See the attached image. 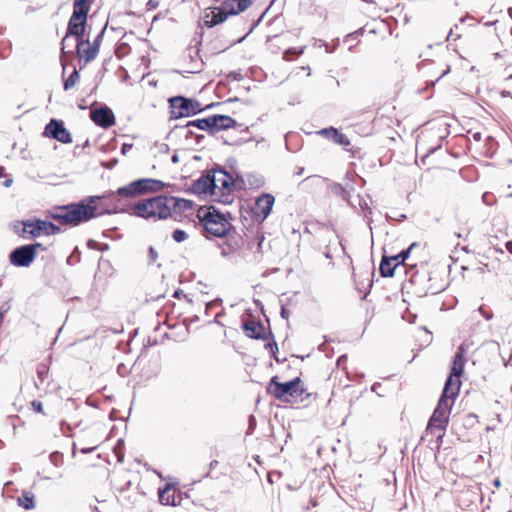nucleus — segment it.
<instances>
[{
    "instance_id": "obj_1",
    "label": "nucleus",
    "mask_w": 512,
    "mask_h": 512,
    "mask_svg": "<svg viewBox=\"0 0 512 512\" xmlns=\"http://www.w3.org/2000/svg\"><path fill=\"white\" fill-rule=\"evenodd\" d=\"M193 188L199 194L210 195L216 202L231 204L235 199V191L246 190L247 184L243 177L234 178L223 169H212L196 180Z\"/></svg>"
},
{
    "instance_id": "obj_2",
    "label": "nucleus",
    "mask_w": 512,
    "mask_h": 512,
    "mask_svg": "<svg viewBox=\"0 0 512 512\" xmlns=\"http://www.w3.org/2000/svg\"><path fill=\"white\" fill-rule=\"evenodd\" d=\"M103 199L101 196H91L79 203L55 207L50 217L61 225L77 226L110 212L101 206Z\"/></svg>"
},
{
    "instance_id": "obj_3",
    "label": "nucleus",
    "mask_w": 512,
    "mask_h": 512,
    "mask_svg": "<svg viewBox=\"0 0 512 512\" xmlns=\"http://www.w3.org/2000/svg\"><path fill=\"white\" fill-rule=\"evenodd\" d=\"M196 216L198 226L207 239L224 238L233 228L230 214L221 213L212 206L200 207Z\"/></svg>"
},
{
    "instance_id": "obj_4",
    "label": "nucleus",
    "mask_w": 512,
    "mask_h": 512,
    "mask_svg": "<svg viewBox=\"0 0 512 512\" xmlns=\"http://www.w3.org/2000/svg\"><path fill=\"white\" fill-rule=\"evenodd\" d=\"M267 393L285 403L304 401L310 396L300 377L282 383L278 376H274L267 385Z\"/></svg>"
},
{
    "instance_id": "obj_5",
    "label": "nucleus",
    "mask_w": 512,
    "mask_h": 512,
    "mask_svg": "<svg viewBox=\"0 0 512 512\" xmlns=\"http://www.w3.org/2000/svg\"><path fill=\"white\" fill-rule=\"evenodd\" d=\"M174 198L156 196L134 204L132 209L136 216L145 219H167L171 215V203Z\"/></svg>"
},
{
    "instance_id": "obj_6",
    "label": "nucleus",
    "mask_w": 512,
    "mask_h": 512,
    "mask_svg": "<svg viewBox=\"0 0 512 512\" xmlns=\"http://www.w3.org/2000/svg\"><path fill=\"white\" fill-rule=\"evenodd\" d=\"M168 185L161 180L153 178H142L132 181L117 190V195L124 198H134L148 193L163 191Z\"/></svg>"
},
{
    "instance_id": "obj_7",
    "label": "nucleus",
    "mask_w": 512,
    "mask_h": 512,
    "mask_svg": "<svg viewBox=\"0 0 512 512\" xmlns=\"http://www.w3.org/2000/svg\"><path fill=\"white\" fill-rule=\"evenodd\" d=\"M416 153L420 156L421 165L428 171L443 168L444 152L440 147L427 150L426 136L420 135L416 141Z\"/></svg>"
},
{
    "instance_id": "obj_8",
    "label": "nucleus",
    "mask_w": 512,
    "mask_h": 512,
    "mask_svg": "<svg viewBox=\"0 0 512 512\" xmlns=\"http://www.w3.org/2000/svg\"><path fill=\"white\" fill-rule=\"evenodd\" d=\"M22 231H17L22 238H37L41 235L51 236L61 232V228L52 222L41 219H30L20 223Z\"/></svg>"
},
{
    "instance_id": "obj_9",
    "label": "nucleus",
    "mask_w": 512,
    "mask_h": 512,
    "mask_svg": "<svg viewBox=\"0 0 512 512\" xmlns=\"http://www.w3.org/2000/svg\"><path fill=\"white\" fill-rule=\"evenodd\" d=\"M452 406L446 405L445 400L438 401L432 416L427 425V433L436 436L438 439L443 438L449 424V418Z\"/></svg>"
},
{
    "instance_id": "obj_10",
    "label": "nucleus",
    "mask_w": 512,
    "mask_h": 512,
    "mask_svg": "<svg viewBox=\"0 0 512 512\" xmlns=\"http://www.w3.org/2000/svg\"><path fill=\"white\" fill-rule=\"evenodd\" d=\"M171 117L178 119L195 115L203 110L197 100L175 96L169 99Z\"/></svg>"
},
{
    "instance_id": "obj_11",
    "label": "nucleus",
    "mask_w": 512,
    "mask_h": 512,
    "mask_svg": "<svg viewBox=\"0 0 512 512\" xmlns=\"http://www.w3.org/2000/svg\"><path fill=\"white\" fill-rule=\"evenodd\" d=\"M429 276L426 270H417L410 277V284L414 287V292L422 295L436 294L441 290V287L437 286Z\"/></svg>"
},
{
    "instance_id": "obj_12",
    "label": "nucleus",
    "mask_w": 512,
    "mask_h": 512,
    "mask_svg": "<svg viewBox=\"0 0 512 512\" xmlns=\"http://www.w3.org/2000/svg\"><path fill=\"white\" fill-rule=\"evenodd\" d=\"M275 203V197L269 193H263L255 199L252 207V215L256 221L263 222L271 213Z\"/></svg>"
},
{
    "instance_id": "obj_13",
    "label": "nucleus",
    "mask_w": 512,
    "mask_h": 512,
    "mask_svg": "<svg viewBox=\"0 0 512 512\" xmlns=\"http://www.w3.org/2000/svg\"><path fill=\"white\" fill-rule=\"evenodd\" d=\"M87 21V15L73 12L68 22L67 33L62 39V50L65 49L67 40L70 36H75L76 40L83 37L85 31V25Z\"/></svg>"
},
{
    "instance_id": "obj_14",
    "label": "nucleus",
    "mask_w": 512,
    "mask_h": 512,
    "mask_svg": "<svg viewBox=\"0 0 512 512\" xmlns=\"http://www.w3.org/2000/svg\"><path fill=\"white\" fill-rule=\"evenodd\" d=\"M35 260L33 246L22 245L15 248L9 255V261L17 267H28Z\"/></svg>"
},
{
    "instance_id": "obj_15",
    "label": "nucleus",
    "mask_w": 512,
    "mask_h": 512,
    "mask_svg": "<svg viewBox=\"0 0 512 512\" xmlns=\"http://www.w3.org/2000/svg\"><path fill=\"white\" fill-rule=\"evenodd\" d=\"M44 133L63 144L72 143V136L61 120L52 119L46 125Z\"/></svg>"
},
{
    "instance_id": "obj_16",
    "label": "nucleus",
    "mask_w": 512,
    "mask_h": 512,
    "mask_svg": "<svg viewBox=\"0 0 512 512\" xmlns=\"http://www.w3.org/2000/svg\"><path fill=\"white\" fill-rule=\"evenodd\" d=\"M159 502L162 505L179 506L182 502V495L175 484L166 483L158 490Z\"/></svg>"
},
{
    "instance_id": "obj_17",
    "label": "nucleus",
    "mask_w": 512,
    "mask_h": 512,
    "mask_svg": "<svg viewBox=\"0 0 512 512\" xmlns=\"http://www.w3.org/2000/svg\"><path fill=\"white\" fill-rule=\"evenodd\" d=\"M460 387V377L450 374L445 382L444 389L439 401L445 400L446 405L453 407L454 401L459 395Z\"/></svg>"
},
{
    "instance_id": "obj_18",
    "label": "nucleus",
    "mask_w": 512,
    "mask_h": 512,
    "mask_svg": "<svg viewBox=\"0 0 512 512\" xmlns=\"http://www.w3.org/2000/svg\"><path fill=\"white\" fill-rule=\"evenodd\" d=\"M90 119L99 127L107 129L116 122L113 111L107 107L95 108L90 110Z\"/></svg>"
},
{
    "instance_id": "obj_19",
    "label": "nucleus",
    "mask_w": 512,
    "mask_h": 512,
    "mask_svg": "<svg viewBox=\"0 0 512 512\" xmlns=\"http://www.w3.org/2000/svg\"><path fill=\"white\" fill-rule=\"evenodd\" d=\"M228 16L223 4L220 7H210L205 10L203 17L204 25L209 28L214 27L226 21Z\"/></svg>"
},
{
    "instance_id": "obj_20",
    "label": "nucleus",
    "mask_w": 512,
    "mask_h": 512,
    "mask_svg": "<svg viewBox=\"0 0 512 512\" xmlns=\"http://www.w3.org/2000/svg\"><path fill=\"white\" fill-rule=\"evenodd\" d=\"M76 52L79 60H83L84 64L91 62L98 55L96 45H92L89 40H83L82 38L77 40Z\"/></svg>"
},
{
    "instance_id": "obj_21",
    "label": "nucleus",
    "mask_w": 512,
    "mask_h": 512,
    "mask_svg": "<svg viewBox=\"0 0 512 512\" xmlns=\"http://www.w3.org/2000/svg\"><path fill=\"white\" fill-rule=\"evenodd\" d=\"M451 56L450 54H444L439 57V61L437 63V67L430 68V80L431 84H434L435 82L439 81L441 78H443L445 75H447L450 72L451 66L449 64L448 58Z\"/></svg>"
},
{
    "instance_id": "obj_22",
    "label": "nucleus",
    "mask_w": 512,
    "mask_h": 512,
    "mask_svg": "<svg viewBox=\"0 0 512 512\" xmlns=\"http://www.w3.org/2000/svg\"><path fill=\"white\" fill-rule=\"evenodd\" d=\"M468 347L465 343H462L458 349L457 352L453 358V363L451 367V375L461 377V375L464 372V366L466 363V354H467Z\"/></svg>"
},
{
    "instance_id": "obj_23",
    "label": "nucleus",
    "mask_w": 512,
    "mask_h": 512,
    "mask_svg": "<svg viewBox=\"0 0 512 512\" xmlns=\"http://www.w3.org/2000/svg\"><path fill=\"white\" fill-rule=\"evenodd\" d=\"M211 118V133H215L221 130H227L231 128H235L237 126V122L235 119L228 115H212Z\"/></svg>"
},
{
    "instance_id": "obj_24",
    "label": "nucleus",
    "mask_w": 512,
    "mask_h": 512,
    "mask_svg": "<svg viewBox=\"0 0 512 512\" xmlns=\"http://www.w3.org/2000/svg\"><path fill=\"white\" fill-rule=\"evenodd\" d=\"M317 134L329 140H332L334 143L345 148L351 145L350 139L343 133L339 132V130L334 127L321 129L320 131L317 132Z\"/></svg>"
},
{
    "instance_id": "obj_25",
    "label": "nucleus",
    "mask_w": 512,
    "mask_h": 512,
    "mask_svg": "<svg viewBox=\"0 0 512 512\" xmlns=\"http://www.w3.org/2000/svg\"><path fill=\"white\" fill-rule=\"evenodd\" d=\"M242 328L245 334L250 338L261 339L265 335V327L263 324L254 319L244 321Z\"/></svg>"
},
{
    "instance_id": "obj_26",
    "label": "nucleus",
    "mask_w": 512,
    "mask_h": 512,
    "mask_svg": "<svg viewBox=\"0 0 512 512\" xmlns=\"http://www.w3.org/2000/svg\"><path fill=\"white\" fill-rule=\"evenodd\" d=\"M224 9L228 15H237L247 10L251 4V0H225L222 2Z\"/></svg>"
},
{
    "instance_id": "obj_27",
    "label": "nucleus",
    "mask_w": 512,
    "mask_h": 512,
    "mask_svg": "<svg viewBox=\"0 0 512 512\" xmlns=\"http://www.w3.org/2000/svg\"><path fill=\"white\" fill-rule=\"evenodd\" d=\"M224 238L226 239L225 245L228 247V253L240 250L244 244L242 236L236 232L234 227Z\"/></svg>"
},
{
    "instance_id": "obj_28",
    "label": "nucleus",
    "mask_w": 512,
    "mask_h": 512,
    "mask_svg": "<svg viewBox=\"0 0 512 512\" xmlns=\"http://www.w3.org/2000/svg\"><path fill=\"white\" fill-rule=\"evenodd\" d=\"M50 365H51V357L50 356L45 357L44 359H42L41 361H39L36 364V373H37L39 383H40V384L36 383L37 387H39L40 385H43L44 382L48 379Z\"/></svg>"
},
{
    "instance_id": "obj_29",
    "label": "nucleus",
    "mask_w": 512,
    "mask_h": 512,
    "mask_svg": "<svg viewBox=\"0 0 512 512\" xmlns=\"http://www.w3.org/2000/svg\"><path fill=\"white\" fill-rule=\"evenodd\" d=\"M419 246H420V244H418V243H412L406 250L401 251L397 255L390 256L389 259L392 261V263L396 264V268H397L400 264H404V261L409 257L411 252L415 248H418Z\"/></svg>"
},
{
    "instance_id": "obj_30",
    "label": "nucleus",
    "mask_w": 512,
    "mask_h": 512,
    "mask_svg": "<svg viewBox=\"0 0 512 512\" xmlns=\"http://www.w3.org/2000/svg\"><path fill=\"white\" fill-rule=\"evenodd\" d=\"M396 269V264L392 263L388 256H383L380 262V274L383 277H392Z\"/></svg>"
},
{
    "instance_id": "obj_31",
    "label": "nucleus",
    "mask_w": 512,
    "mask_h": 512,
    "mask_svg": "<svg viewBox=\"0 0 512 512\" xmlns=\"http://www.w3.org/2000/svg\"><path fill=\"white\" fill-rule=\"evenodd\" d=\"M17 502L19 506L26 510H31L35 507L34 495L30 491H23L18 497Z\"/></svg>"
},
{
    "instance_id": "obj_32",
    "label": "nucleus",
    "mask_w": 512,
    "mask_h": 512,
    "mask_svg": "<svg viewBox=\"0 0 512 512\" xmlns=\"http://www.w3.org/2000/svg\"><path fill=\"white\" fill-rule=\"evenodd\" d=\"M365 33H366V30L364 28H360L359 30L348 34L344 38V43L347 44L349 49L351 50L354 46H356L360 43L359 38L365 36Z\"/></svg>"
},
{
    "instance_id": "obj_33",
    "label": "nucleus",
    "mask_w": 512,
    "mask_h": 512,
    "mask_svg": "<svg viewBox=\"0 0 512 512\" xmlns=\"http://www.w3.org/2000/svg\"><path fill=\"white\" fill-rule=\"evenodd\" d=\"M94 0H74L73 12L88 15Z\"/></svg>"
},
{
    "instance_id": "obj_34",
    "label": "nucleus",
    "mask_w": 512,
    "mask_h": 512,
    "mask_svg": "<svg viewBox=\"0 0 512 512\" xmlns=\"http://www.w3.org/2000/svg\"><path fill=\"white\" fill-rule=\"evenodd\" d=\"M187 127H197L198 129L207 130L211 133V118L209 116L207 118L189 121Z\"/></svg>"
},
{
    "instance_id": "obj_35",
    "label": "nucleus",
    "mask_w": 512,
    "mask_h": 512,
    "mask_svg": "<svg viewBox=\"0 0 512 512\" xmlns=\"http://www.w3.org/2000/svg\"><path fill=\"white\" fill-rule=\"evenodd\" d=\"M80 81V74L77 69H74L70 76L63 81L64 90L68 91L74 88Z\"/></svg>"
},
{
    "instance_id": "obj_36",
    "label": "nucleus",
    "mask_w": 512,
    "mask_h": 512,
    "mask_svg": "<svg viewBox=\"0 0 512 512\" xmlns=\"http://www.w3.org/2000/svg\"><path fill=\"white\" fill-rule=\"evenodd\" d=\"M485 221H488L492 225H494L495 223L502 224L505 222V217L501 212L495 209L488 211Z\"/></svg>"
},
{
    "instance_id": "obj_37",
    "label": "nucleus",
    "mask_w": 512,
    "mask_h": 512,
    "mask_svg": "<svg viewBox=\"0 0 512 512\" xmlns=\"http://www.w3.org/2000/svg\"><path fill=\"white\" fill-rule=\"evenodd\" d=\"M463 35V21L460 24H455L453 28L450 29L449 34L447 36L448 41H457Z\"/></svg>"
},
{
    "instance_id": "obj_38",
    "label": "nucleus",
    "mask_w": 512,
    "mask_h": 512,
    "mask_svg": "<svg viewBox=\"0 0 512 512\" xmlns=\"http://www.w3.org/2000/svg\"><path fill=\"white\" fill-rule=\"evenodd\" d=\"M172 238L175 242L180 243L188 238V234L184 230L176 229L172 233Z\"/></svg>"
},
{
    "instance_id": "obj_39",
    "label": "nucleus",
    "mask_w": 512,
    "mask_h": 512,
    "mask_svg": "<svg viewBox=\"0 0 512 512\" xmlns=\"http://www.w3.org/2000/svg\"><path fill=\"white\" fill-rule=\"evenodd\" d=\"M31 409L35 412V413H38V414H45L44 412V409H43V404L40 400H33L31 402Z\"/></svg>"
},
{
    "instance_id": "obj_40",
    "label": "nucleus",
    "mask_w": 512,
    "mask_h": 512,
    "mask_svg": "<svg viewBox=\"0 0 512 512\" xmlns=\"http://www.w3.org/2000/svg\"><path fill=\"white\" fill-rule=\"evenodd\" d=\"M104 30H102L94 39V41L91 43L92 45H96L97 51L99 52L100 44L103 39Z\"/></svg>"
},
{
    "instance_id": "obj_41",
    "label": "nucleus",
    "mask_w": 512,
    "mask_h": 512,
    "mask_svg": "<svg viewBox=\"0 0 512 512\" xmlns=\"http://www.w3.org/2000/svg\"><path fill=\"white\" fill-rule=\"evenodd\" d=\"M29 246H33V254L36 257L37 251L40 249L42 251H45L46 248L39 242H35L33 244H29Z\"/></svg>"
},
{
    "instance_id": "obj_42",
    "label": "nucleus",
    "mask_w": 512,
    "mask_h": 512,
    "mask_svg": "<svg viewBox=\"0 0 512 512\" xmlns=\"http://www.w3.org/2000/svg\"><path fill=\"white\" fill-rule=\"evenodd\" d=\"M95 449H96V446H94V447H85V448H81V452L82 453H89V452H92Z\"/></svg>"
},
{
    "instance_id": "obj_43",
    "label": "nucleus",
    "mask_w": 512,
    "mask_h": 512,
    "mask_svg": "<svg viewBox=\"0 0 512 512\" xmlns=\"http://www.w3.org/2000/svg\"><path fill=\"white\" fill-rule=\"evenodd\" d=\"M505 247L507 251L512 254V241H507Z\"/></svg>"
},
{
    "instance_id": "obj_44",
    "label": "nucleus",
    "mask_w": 512,
    "mask_h": 512,
    "mask_svg": "<svg viewBox=\"0 0 512 512\" xmlns=\"http://www.w3.org/2000/svg\"><path fill=\"white\" fill-rule=\"evenodd\" d=\"M480 137H481V134H480V133H475V134H473V138H474L475 140H480Z\"/></svg>"
},
{
    "instance_id": "obj_45",
    "label": "nucleus",
    "mask_w": 512,
    "mask_h": 512,
    "mask_svg": "<svg viewBox=\"0 0 512 512\" xmlns=\"http://www.w3.org/2000/svg\"><path fill=\"white\" fill-rule=\"evenodd\" d=\"M495 485H496V486H499V485H500L499 480H496V481H495Z\"/></svg>"
},
{
    "instance_id": "obj_46",
    "label": "nucleus",
    "mask_w": 512,
    "mask_h": 512,
    "mask_svg": "<svg viewBox=\"0 0 512 512\" xmlns=\"http://www.w3.org/2000/svg\"><path fill=\"white\" fill-rule=\"evenodd\" d=\"M498 252L503 253L502 249H496Z\"/></svg>"
}]
</instances>
